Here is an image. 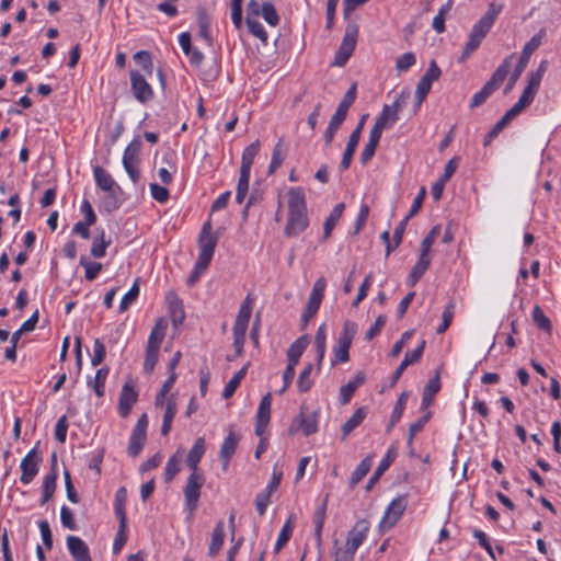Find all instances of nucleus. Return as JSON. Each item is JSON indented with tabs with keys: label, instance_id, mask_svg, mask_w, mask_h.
<instances>
[{
	"label": "nucleus",
	"instance_id": "1",
	"mask_svg": "<svg viewBox=\"0 0 561 561\" xmlns=\"http://www.w3.org/2000/svg\"><path fill=\"white\" fill-rule=\"evenodd\" d=\"M309 226L306 197L302 188L291 187L288 191V214L284 229L286 237H297Z\"/></svg>",
	"mask_w": 561,
	"mask_h": 561
},
{
	"label": "nucleus",
	"instance_id": "2",
	"mask_svg": "<svg viewBox=\"0 0 561 561\" xmlns=\"http://www.w3.org/2000/svg\"><path fill=\"white\" fill-rule=\"evenodd\" d=\"M502 9L503 4L501 3L491 2L489 4L485 14L472 26L469 39L459 57V62H463L480 46Z\"/></svg>",
	"mask_w": 561,
	"mask_h": 561
},
{
	"label": "nucleus",
	"instance_id": "3",
	"mask_svg": "<svg viewBox=\"0 0 561 561\" xmlns=\"http://www.w3.org/2000/svg\"><path fill=\"white\" fill-rule=\"evenodd\" d=\"M514 55L506 57L503 62L493 72L491 79L484 84V87L476 93L471 100L470 107L474 108L482 105L485 100L502 84L508 75L511 68V60Z\"/></svg>",
	"mask_w": 561,
	"mask_h": 561
},
{
	"label": "nucleus",
	"instance_id": "4",
	"mask_svg": "<svg viewBox=\"0 0 561 561\" xmlns=\"http://www.w3.org/2000/svg\"><path fill=\"white\" fill-rule=\"evenodd\" d=\"M545 36V30H540L538 34L534 35L524 46L522 55L519 57L518 64L516 65L514 71L511 73L508 78V82L504 89V94H507L515 85L520 75L527 67L529 62L530 56L534 51H536L541 45L542 37Z\"/></svg>",
	"mask_w": 561,
	"mask_h": 561
},
{
	"label": "nucleus",
	"instance_id": "5",
	"mask_svg": "<svg viewBox=\"0 0 561 561\" xmlns=\"http://www.w3.org/2000/svg\"><path fill=\"white\" fill-rule=\"evenodd\" d=\"M357 332V324L352 321H345L343 325V330L340 334L337 345L333 347L334 358L332 360V365H336L337 363H346L350 359V347L352 345L353 339Z\"/></svg>",
	"mask_w": 561,
	"mask_h": 561
},
{
	"label": "nucleus",
	"instance_id": "6",
	"mask_svg": "<svg viewBox=\"0 0 561 561\" xmlns=\"http://www.w3.org/2000/svg\"><path fill=\"white\" fill-rule=\"evenodd\" d=\"M358 27L355 24L347 25L342 43L335 54L334 65L343 67L352 56L357 43Z\"/></svg>",
	"mask_w": 561,
	"mask_h": 561
},
{
	"label": "nucleus",
	"instance_id": "7",
	"mask_svg": "<svg viewBox=\"0 0 561 561\" xmlns=\"http://www.w3.org/2000/svg\"><path fill=\"white\" fill-rule=\"evenodd\" d=\"M140 149L141 140L137 137L129 142L123 156L124 169L134 183H137L140 178V172L138 169Z\"/></svg>",
	"mask_w": 561,
	"mask_h": 561
},
{
	"label": "nucleus",
	"instance_id": "8",
	"mask_svg": "<svg viewBox=\"0 0 561 561\" xmlns=\"http://www.w3.org/2000/svg\"><path fill=\"white\" fill-rule=\"evenodd\" d=\"M217 242L218 237L211 232V222L208 220L203 225L198 237L199 254L197 260L210 264Z\"/></svg>",
	"mask_w": 561,
	"mask_h": 561
},
{
	"label": "nucleus",
	"instance_id": "9",
	"mask_svg": "<svg viewBox=\"0 0 561 561\" xmlns=\"http://www.w3.org/2000/svg\"><path fill=\"white\" fill-rule=\"evenodd\" d=\"M548 62L546 60L541 61L538 69L528 75V83L523 91L522 96L518 102L519 105L525 108L534 101L535 95L540 87V82L545 72L547 71Z\"/></svg>",
	"mask_w": 561,
	"mask_h": 561
},
{
	"label": "nucleus",
	"instance_id": "10",
	"mask_svg": "<svg viewBox=\"0 0 561 561\" xmlns=\"http://www.w3.org/2000/svg\"><path fill=\"white\" fill-rule=\"evenodd\" d=\"M548 62L546 60L541 61L538 69L528 75V83L523 91L522 96L518 102L519 105L525 108L534 101L535 95L540 87V82L545 72L547 71Z\"/></svg>",
	"mask_w": 561,
	"mask_h": 561
},
{
	"label": "nucleus",
	"instance_id": "11",
	"mask_svg": "<svg viewBox=\"0 0 561 561\" xmlns=\"http://www.w3.org/2000/svg\"><path fill=\"white\" fill-rule=\"evenodd\" d=\"M205 483L204 476H188L183 493L185 499V506L192 514L198 506L201 497V489Z\"/></svg>",
	"mask_w": 561,
	"mask_h": 561
},
{
	"label": "nucleus",
	"instance_id": "12",
	"mask_svg": "<svg viewBox=\"0 0 561 561\" xmlns=\"http://www.w3.org/2000/svg\"><path fill=\"white\" fill-rule=\"evenodd\" d=\"M405 508V496H398L397 499L392 500L389 506L387 507L385 515L379 524L380 530L386 531L392 528L400 519V517L403 515Z\"/></svg>",
	"mask_w": 561,
	"mask_h": 561
},
{
	"label": "nucleus",
	"instance_id": "13",
	"mask_svg": "<svg viewBox=\"0 0 561 561\" xmlns=\"http://www.w3.org/2000/svg\"><path fill=\"white\" fill-rule=\"evenodd\" d=\"M301 431L305 436L312 435L318 432V412L314 411L309 415H305L301 411L291 422L288 432L290 435Z\"/></svg>",
	"mask_w": 561,
	"mask_h": 561
},
{
	"label": "nucleus",
	"instance_id": "14",
	"mask_svg": "<svg viewBox=\"0 0 561 561\" xmlns=\"http://www.w3.org/2000/svg\"><path fill=\"white\" fill-rule=\"evenodd\" d=\"M129 76L131 92L136 100L142 104L151 101L153 98V91L145 77L136 70H131Z\"/></svg>",
	"mask_w": 561,
	"mask_h": 561
},
{
	"label": "nucleus",
	"instance_id": "15",
	"mask_svg": "<svg viewBox=\"0 0 561 561\" xmlns=\"http://www.w3.org/2000/svg\"><path fill=\"white\" fill-rule=\"evenodd\" d=\"M93 174L96 185L102 191L108 194V205L112 206V208H117L118 205L114 193V187L116 186V183L114 182L112 176L100 165L94 167Z\"/></svg>",
	"mask_w": 561,
	"mask_h": 561
},
{
	"label": "nucleus",
	"instance_id": "16",
	"mask_svg": "<svg viewBox=\"0 0 561 561\" xmlns=\"http://www.w3.org/2000/svg\"><path fill=\"white\" fill-rule=\"evenodd\" d=\"M137 399L138 393L135 386L130 381H126L122 388L118 399V412L122 417H126L130 413Z\"/></svg>",
	"mask_w": 561,
	"mask_h": 561
},
{
	"label": "nucleus",
	"instance_id": "17",
	"mask_svg": "<svg viewBox=\"0 0 561 561\" xmlns=\"http://www.w3.org/2000/svg\"><path fill=\"white\" fill-rule=\"evenodd\" d=\"M22 474L20 480L24 484H28L38 472V457L36 447L30 450L21 461Z\"/></svg>",
	"mask_w": 561,
	"mask_h": 561
},
{
	"label": "nucleus",
	"instance_id": "18",
	"mask_svg": "<svg viewBox=\"0 0 561 561\" xmlns=\"http://www.w3.org/2000/svg\"><path fill=\"white\" fill-rule=\"evenodd\" d=\"M369 527L370 526L367 519H360L356 522L354 527L347 533L345 545L350 547L351 550L356 551L366 539Z\"/></svg>",
	"mask_w": 561,
	"mask_h": 561
},
{
	"label": "nucleus",
	"instance_id": "19",
	"mask_svg": "<svg viewBox=\"0 0 561 561\" xmlns=\"http://www.w3.org/2000/svg\"><path fill=\"white\" fill-rule=\"evenodd\" d=\"M67 547L75 561H92L89 547L80 537L68 536Z\"/></svg>",
	"mask_w": 561,
	"mask_h": 561
},
{
	"label": "nucleus",
	"instance_id": "20",
	"mask_svg": "<svg viewBox=\"0 0 561 561\" xmlns=\"http://www.w3.org/2000/svg\"><path fill=\"white\" fill-rule=\"evenodd\" d=\"M167 300L169 304V311L173 325L181 324L185 319L182 300L176 296L174 291L168 293Z\"/></svg>",
	"mask_w": 561,
	"mask_h": 561
},
{
	"label": "nucleus",
	"instance_id": "21",
	"mask_svg": "<svg viewBox=\"0 0 561 561\" xmlns=\"http://www.w3.org/2000/svg\"><path fill=\"white\" fill-rule=\"evenodd\" d=\"M309 342H310L309 336L302 335V336L298 337L288 347V350H287L288 364L287 365H291V366L296 367V365L299 363V358L301 357L305 350L309 345Z\"/></svg>",
	"mask_w": 561,
	"mask_h": 561
},
{
	"label": "nucleus",
	"instance_id": "22",
	"mask_svg": "<svg viewBox=\"0 0 561 561\" xmlns=\"http://www.w3.org/2000/svg\"><path fill=\"white\" fill-rule=\"evenodd\" d=\"M365 382V375L363 371H358L355 377L350 380L345 386L340 389V401L342 404H347L351 401L352 396L359 386Z\"/></svg>",
	"mask_w": 561,
	"mask_h": 561
},
{
	"label": "nucleus",
	"instance_id": "23",
	"mask_svg": "<svg viewBox=\"0 0 561 561\" xmlns=\"http://www.w3.org/2000/svg\"><path fill=\"white\" fill-rule=\"evenodd\" d=\"M346 116H347V112H345L341 108H336V111L333 114V116L331 117L329 126L324 133V140H325L327 146L331 145L336 131L339 130V128L341 127L343 122L345 121Z\"/></svg>",
	"mask_w": 561,
	"mask_h": 561
},
{
	"label": "nucleus",
	"instance_id": "24",
	"mask_svg": "<svg viewBox=\"0 0 561 561\" xmlns=\"http://www.w3.org/2000/svg\"><path fill=\"white\" fill-rule=\"evenodd\" d=\"M397 457V450L394 447L389 448L385 458L380 461L379 466L375 470L373 477L369 479L366 490H370L373 485L378 481V479L383 474V472L390 467V465L394 461Z\"/></svg>",
	"mask_w": 561,
	"mask_h": 561
},
{
	"label": "nucleus",
	"instance_id": "25",
	"mask_svg": "<svg viewBox=\"0 0 561 561\" xmlns=\"http://www.w3.org/2000/svg\"><path fill=\"white\" fill-rule=\"evenodd\" d=\"M329 495H325L323 499L321 505L317 508L314 516H313V523H314V536L317 546H321V534L325 522V515H327V504H328Z\"/></svg>",
	"mask_w": 561,
	"mask_h": 561
},
{
	"label": "nucleus",
	"instance_id": "26",
	"mask_svg": "<svg viewBox=\"0 0 561 561\" xmlns=\"http://www.w3.org/2000/svg\"><path fill=\"white\" fill-rule=\"evenodd\" d=\"M367 410L362 407L358 408L354 414L342 425V439L345 440L346 437L364 421L366 417Z\"/></svg>",
	"mask_w": 561,
	"mask_h": 561
},
{
	"label": "nucleus",
	"instance_id": "27",
	"mask_svg": "<svg viewBox=\"0 0 561 561\" xmlns=\"http://www.w3.org/2000/svg\"><path fill=\"white\" fill-rule=\"evenodd\" d=\"M344 209V203H339L337 205H335L329 217L325 219L323 225V240H328L331 237L332 230L334 229L336 222L341 218Z\"/></svg>",
	"mask_w": 561,
	"mask_h": 561
},
{
	"label": "nucleus",
	"instance_id": "28",
	"mask_svg": "<svg viewBox=\"0 0 561 561\" xmlns=\"http://www.w3.org/2000/svg\"><path fill=\"white\" fill-rule=\"evenodd\" d=\"M224 538H225V529H224V522L220 520L217 523L216 527L213 530L211 534V540L208 549V554L210 557H216L218 552L220 551L222 545H224Z\"/></svg>",
	"mask_w": 561,
	"mask_h": 561
},
{
	"label": "nucleus",
	"instance_id": "29",
	"mask_svg": "<svg viewBox=\"0 0 561 561\" xmlns=\"http://www.w3.org/2000/svg\"><path fill=\"white\" fill-rule=\"evenodd\" d=\"M440 389V381L438 374L428 380L424 388L423 398H422V407L426 409L430 407L434 400L435 394Z\"/></svg>",
	"mask_w": 561,
	"mask_h": 561
},
{
	"label": "nucleus",
	"instance_id": "30",
	"mask_svg": "<svg viewBox=\"0 0 561 561\" xmlns=\"http://www.w3.org/2000/svg\"><path fill=\"white\" fill-rule=\"evenodd\" d=\"M373 462V456L365 457L356 467L350 479V488L353 489L369 472Z\"/></svg>",
	"mask_w": 561,
	"mask_h": 561
},
{
	"label": "nucleus",
	"instance_id": "31",
	"mask_svg": "<svg viewBox=\"0 0 561 561\" xmlns=\"http://www.w3.org/2000/svg\"><path fill=\"white\" fill-rule=\"evenodd\" d=\"M325 342H327L325 325L321 324L318 328L316 336H314L318 369H320L321 363H322L324 354H325Z\"/></svg>",
	"mask_w": 561,
	"mask_h": 561
},
{
	"label": "nucleus",
	"instance_id": "32",
	"mask_svg": "<svg viewBox=\"0 0 561 561\" xmlns=\"http://www.w3.org/2000/svg\"><path fill=\"white\" fill-rule=\"evenodd\" d=\"M260 141L255 140L243 150L240 170L251 172V167L253 164L255 156L260 151Z\"/></svg>",
	"mask_w": 561,
	"mask_h": 561
},
{
	"label": "nucleus",
	"instance_id": "33",
	"mask_svg": "<svg viewBox=\"0 0 561 561\" xmlns=\"http://www.w3.org/2000/svg\"><path fill=\"white\" fill-rule=\"evenodd\" d=\"M249 364L244 365L240 370H238L232 378L229 380V382L226 385L222 391V398L229 399L233 396L234 391L239 387L242 379L245 377L247 369Z\"/></svg>",
	"mask_w": 561,
	"mask_h": 561
},
{
	"label": "nucleus",
	"instance_id": "34",
	"mask_svg": "<svg viewBox=\"0 0 561 561\" xmlns=\"http://www.w3.org/2000/svg\"><path fill=\"white\" fill-rule=\"evenodd\" d=\"M431 261L428 256L420 254L419 261L412 268L409 277V283L411 286H414L417 280L422 277V275L427 271L430 267Z\"/></svg>",
	"mask_w": 561,
	"mask_h": 561
},
{
	"label": "nucleus",
	"instance_id": "35",
	"mask_svg": "<svg viewBox=\"0 0 561 561\" xmlns=\"http://www.w3.org/2000/svg\"><path fill=\"white\" fill-rule=\"evenodd\" d=\"M182 453L179 449L167 462L164 471V481L170 482L180 472Z\"/></svg>",
	"mask_w": 561,
	"mask_h": 561
},
{
	"label": "nucleus",
	"instance_id": "36",
	"mask_svg": "<svg viewBox=\"0 0 561 561\" xmlns=\"http://www.w3.org/2000/svg\"><path fill=\"white\" fill-rule=\"evenodd\" d=\"M399 119V113L396 112L390 105L385 104L382 111L375 123L383 128L391 127Z\"/></svg>",
	"mask_w": 561,
	"mask_h": 561
},
{
	"label": "nucleus",
	"instance_id": "37",
	"mask_svg": "<svg viewBox=\"0 0 561 561\" xmlns=\"http://www.w3.org/2000/svg\"><path fill=\"white\" fill-rule=\"evenodd\" d=\"M56 481H57V472L51 471V473L47 474L44 479L43 483V496L41 500V505L46 504L51 500L55 490H56Z\"/></svg>",
	"mask_w": 561,
	"mask_h": 561
},
{
	"label": "nucleus",
	"instance_id": "38",
	"mask_svg": "<svg viewBox=\"0 0 561 561\" xmlns=\"http://www.w3.org/2000/svg\"><path fill=\"white\" fill-rule=\"evenodd\" d=\"M294 519H295V516H293V515L289 516L288 520L283 526V528L278 535L277 541L275 543V547H274L275 553H278L283 549V547L289 541V539L291 537V533H293V520Z\"/></svg>",
	"mask_w": 561,
	"mask_h": 561
},
{
	"label": "nucleus",
	"instance_id": "39",
	"mask_svg": "<svg viewBox=\"0 0 561 561\" xmlns=\"http://www.w3.org/2000/svg\"><path fill=\"white\" fill-rule=\"evenodd\" d=\"M127 501V490L125 486H121L115 494V513L119 522H127L125 504Z\"/></svg>",
	"mask_w": 561,
	"mask_h": 561
},
{
	"label": "nucleus",
	"instance_id": "40",
	"mask_svg": "<svg viewBox=\"0 0 561 561\" xmlns=\"http://www.w3.org/2000/svg\"><path fill=\"white\" fill-rule=\"evenodd\" d=\"M239 438L236 436L234 433H229V435L225 438L221 449H220V457L222 459H226L227 461L230 460V458L233 456L237 449Z\"/></svg>",
	"mask_w": 561,
	"mask_h": 561
},
{
	"label": "nucleus",
	"instance_id": "41",
	"mask_svg": "<svg viewBox=\"0 0 561 561\" xmlns=\"http://www.w3.org/2000/svg\"><path fill=\"white\" fill-rule=\"evenodd\" d=\"M533 321L542 331L551 334L552 325L549 318L543 313L542 309L536 305L533 309Z\"/></svg>",
	"mask_w": 561,
	"mask_h": 561
},
{
	"label": "nucleus",
	"instance_id": "42",
	"mask_svg": "<svg viewBox=\"0 0 561 561\" xmlns=\"http://www.w3.org/2000/svg\"><path fill=\"white\" fill-rule=\"evenodd\" d=\"M146 439H147V434H142V433H137V432H134L131 433V436L129 438V444H128V454L131 456V457H137L145 443H146Z\"/></svg>",
	"mask_w": 561,
	"mask_h": 561
},
{
	"label": "nucleus",
	"instance_id": "43",
	"mask_svg": "<svg viewBox=\"0 0 561 561\" xmlns=\"http://www.w3.org/2000/svg\"><path fill=\"white\" fill-rule=\"evenodd\" d=\"M409 399V392L404 391L400 394L394 408H393V411L391 413V416H390V421H389V424H388V431L396 424L399 422V420L401 419L402 414H403V411H404V408H405V403Z\"/></svg>",
	"mask_w": 561,
	"mask_h": 561
},
{
	"label": "nucleus",
	"instance_id": "44",
	"mask_svg": "<svg viewBox=\"0 0 561 561\" xmlns=\"http://www.w3.org/2000/svg\"><path fill=\"white\" fill-rule=\"evenodd\" d=\"M312 369L313 365L307 364L305 368L300 371L297 380V388L300 392H308L311 389L313 385V381L310 378Z\"/></svg>",
	"mask_w": 561,
	"mask_h": 561
},
{
	"label": "nucleus",
	"instance_id": "45",
	"mask_svg": "<svg viewBox=\"0 0 561 561\" xmlns=\"http://www.w3.org/2000/svg\"><path fill=\"white\" fill-rule=\"evenodd\" d=\"M285 159V150L283 139H279L273 149L272 161L268 167V174H273L283 163Z\"/></svg>",
	"mask_w": 561,
	"mask_h": 561
},
{
	"label": "nucleus",
	"instance_id": "46",
	"mask_svg": "<svg viewBox=\"0 0 561 561\" xmlns=\"http://www.w3.org/2000/svg\"><path fill=\"white\" fill-rule=\"evenodd\" d=\"M525 107L516 103L513 107H511L504 116L493 126V129L499 134L505 128V126L516 117Z\"/></svg>",
	"mask_w": 561,
	"mask_h": 561
},
{
	"label": "nucleus",
	"instance_id": "47",
	"mask_svg": "<svg viewBox=\"0 0 561 561\" xmlns=\"http://www.w3.org/2000/svg\"><path fill=\"white\" fill-rule=\"evenodd\" d=\"M250 173L251 172H249V171L240 170V178L238 181L237 193H236V201L238 204L243 203L245 195L248 193Z\"/></svg>",
	"mask_w": 561,
	"mask_h": 561
},
{
	"label": "nucleus",
	"instance_id": "48",
	"mask_svg": "<svg viewBox=\"0 0 561 561\" xmlns=\"http://www.w3.org/2000/svg\"><path fill=\"white\" fill-rule=\"evenodd\" d=\"M245 23L248 25V28L250 33L261 39L263 43H266L267 41V33L265 32L263 25L256 20L251 16L245 18Z\"/></svg>",
	"mask_w": 561,
	"mask_h": 561
},
{
	"label": "nucleus",
	"instance_id": "49",
	"mask_svg": "<svg viewBox=\"0 0 561 561\" xmlns=\"http://www.w3.org/2000/svg\"><path fill=\"white\" fill-rule=\"evenodd\" d=\"M107 375H108L107 367L100 368L95 374L92 387L98 397L104 396L105 380L107 378Z\"/></svg>",
	"mask_w": 561,
	"mask_h": 561
},
{
	"label": "nucleus",
	"instance_id": "50",
	"mask_svg": "<svg viewBox=\"0 0 561 561\" xmlns=\"http://www.w3.org/2000/svg\"><path fill=\"white\" fill-rule=\"evenodd\" d=\"M454 313H455V302L451 300V301H449V304L446 306V308L443 311V314H442L443 321H442V324L436 330L437 334H443L444 332L447 331V329L449 328V325L451 324V321L454 319Z\"/></svg>",
	"mask_w": 561,
	"mask_h": 561
},
{
	"label": "nucleus",
	"instance_id": "51",
	"mask_svg": "<svg viewBox=\"0 0 561 561\" xmlns=\"http://www.w3.org/2000/svg\"><path fill=\"white\" fill-rule=\"evenodd\" d=\"M139 296V286L136 280L131 288L124 295L119 304V311L125 312L130 305H133Z\"/></svg>",
	"mask_w": 561,
	"mask_h": 561
},
{
	"label": "nucleus",
	"instance_id": "52",
	"mask_svg": "<svg viewBox=\"0 0 561 561\" xmlns=\"http://www.w3.org/2000/svg\"><path fill=\"white\" fill-rule=\"evenodd\" d=\"M159 347L148 346L146 347V357L144 363V370L147 374H151L158 362Z\"/></svg>",
	"mask_w": 561,
	"mask_h": 561
},
{
	"label": "nucleus",
	"instance_id": "53",
	"mask_svg": "<svg viewBox=\"0 0 561 561\" xmlns=\"http://www.w3.org/2000/svg\"><path fill=\"white\" fill-rule=\"evenodd\" d=\"M271 403H272V394L266 393L260 402L257 413H256V420L270 422Z\"/></svg>",
	"mask_w": 561,
	"mask_h": 561
},
{
	"label": "nucleus",
	"instance_id": "54",
	"mask_svg": "<svg viewBox=\"0 0 561 561\" xmlns=\"http://www.w3.org/2000/svg\"><path fill=\"white\" fill-rule=\"evenodd\" d=\"M262 16L271 26H276L279 22V16L272 2H264L262 4Z\"/></svg>",
	"mask_w": 561,
	"mask_h": 561
},
{
	"label": "nucleus",
	"instance_id": "55",
	"mask_svg": "<svg viewBox=\"0 0 561 561\" xmlns=\"http://www.w3.org/2000/svg\"><path fill=\"white\" fill-rule=\"evenodd\" d=\"M431 88H432V85L430 83H427V81H424L423 79H421L419 81V83L416 85V90H415L414 113H416L417 110L420 108L421 104L423 103V101L427 96L428 92L431 91Z\"/></svg>",
	"mask_w": 561,
	"mask_h": 561
},
{
	"label": "nucleus",
	"instance_id": "56",
	"mask_svg": "<svg viewBox=\"0 0 561 561\" xmlns=\"http://www.w3.org/2000/svg\"><path fill=\"white\" fill-rule=\"evenodd\" d=\"M439 231H440V227L439 226H435V227H433L431 229V231L422 240L421 250H420V252H421L420 254H422V256H424V255L427 256L428 255L431 247L435 242V239L439 234Z\"/></svg>",
	"mask_w": 561,
	"mask_h": 561
},
{
	"label": "nucleus",
	"instance_id": "57",
	"mask_svg": "<svg viewBox=\"0 0 561 561\" xmlns=\"http://www.w3.org/2000/svg\"><path fill=\"white\" fill-rule=\"evenodd\" d=\"M416 61L415 55L411 51L404 53L396 60V69L398 72L409 70Z\"/></svg>",
	"mask_w": 561,
	"mask_h": 561
},
{
	"label": "nucleus",
	"instance_id": "58",
	"mask_svg": "<svg viewBox=\"0 0 561 561\" xmlns=\"http://www.w3.org/2000/svg\"><path fill=\"white\" fill-rule=\"evenodd\" d=\"M80 264L85 268V278L93 280L102 270V264L99 262H89L84 256L81 257Z\"/></svg>",
	"mask_w": 561,
	"mask_h": 561
},
{
	"label": "nucleus",
	"instance_id": "59",
	"mask_svg": "<svg viewBox=\"0 0 561 561\" xmlns=\"http://www.w3.org/2000/svg\"><path fill=\"white\" fill-rule=\"evenodd\" d=\"M108 244H110V241L105 240V233H104V231H102L100 238L95 239L92 243V248H91L92 256H94L96 259L103 257L105 255V250Z\"/></svg>",
	"mask_w": 561,
	"mask_h": 561
},
{
	"label": "nucleus",
	"instance_id": "60",
	"mask_svg": "<svg viewBox=\"0 0 561 561\" xmlns=\"http://www.w3.org/2000/svg\"><path fill=\"white\" fill-rule=\"evenodd\" d=\"M206 447H205V439L204 437H199L195 440L194 446L188 451L187 459L192 461H201L205 454Z\"/></svg>",
	"mask_w": 561,
	"mask_h": 561
},
{
	"label": "nucleus",
	"instance_id": "61",
	"mask_svg": "<svg viewBox=\"0 0 561 561\" xmlns=\"http://www.w3.org/2000/svg\"><path fill=\"white\" fill-rule=\"evenodd\" d=\"M252 298L247 296L239 309L236 321L249 323L252 313Z\"/></svg>",
	"mask_w": 561,
	"mask_h": 561
},
{
	"label": "nucleus",
	"instance_id": "62",
	"mask_svg": "<svg viewBox=\"0 0 561 561\" xmlns=\"http://www.w3.org/2000/svg\"><path fill=\"white\" fill-rule=\"evenodd\" d=\"M208 266H209V264L197 260L192 273L187 277V280H186L187 285L194 286L196 284V282L199 279V277L204 274V272L208 268Z\"/></svg>",
	"mask_w": 561,
	"mask_h": 561
},
{
	"label": "nucleus",
	"instance_id": "63",
	"mask_svg": "<svg viewBox=\"0 0 561 561\" xmlns=\"http://www.w3.org/2000/svg\"><path fill=\"white\" fill-rule=\"evenodd\" d=\"M440 76H442L440 68L437 66L435 60H431L427 70L425 71V73L423 75V77L421 79H423L424 81H427V83H430L432 85V83L434 81L438 80L440 78Z\"/></svg>",
	"mask_w": 561,
	"mask_h": 561
},
{
	"label": "nucleus",
	"instance_id": "64",
	"mask_svg": "<svg viewBox=\"0 0 561 561\" xmlns=\"http://www.w3.org/2000/svg\"><path fill=\"white\" fill-rule=\"evenodd\" d=\"M104 357H105V346L100 339H96L94 341V345H93V356L91 358V365L92 366L100 365L104 360Z\"/></svg>",
	"mask_w": 561,
	"mask_h": 561
}]
</instances>
